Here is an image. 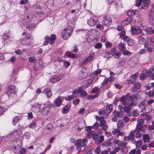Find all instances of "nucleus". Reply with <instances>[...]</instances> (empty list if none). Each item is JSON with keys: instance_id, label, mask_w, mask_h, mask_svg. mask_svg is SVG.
Here are the masks:
<instances>
[{"instance_id": "30", "label": "nucleus", "mask_w": 154, "mask_h": 154, "mask_svg": "<svg viewBox=\"0 0 154 154\" xmlns=\"http://www.w3.org/2000/svg\"><path fill=\"white\" fill-rule=\"evenodd\" d=\"M136 102L135 101H134L128 103L127 105L129 107H131V108H132V107L134 106H135L136 105Z\"/></svg>"}, {"instance_id": "42", "label": "nucleus", "mask_w": 154, "mask_h": 154, "mask_svg": "<svg viewBox=\"0 0 154 154\" xmlns=\"http://www.w3.org/2000/svg\"><path fill=\"white\" fill-rule=\"evenodd\" d=\"M37 127V125L35 122H31L29 125V127L30 128L33 129L35 127Z\"/></svg>"}, {"instance_id": "60", "label": "nucleus", "mask_w": 154, "mask_h": 154, "mask_svg": "<svg viewBox=\"0 0 154 154\" xmlns=\"http://www.w3.org/2000/svg\"><path fill=\"white\" fill-rule=\"evenodd\" d=\"M125 33L124 31H122L120 33V37L121 38H123L125 36Z\"/></svg>"}, {"instance_id": "24", "label": "nucleus", "mask_w": 154, "mask_h": 154, "mask_svg": "<svg viewBox=\"0 0 154 154\" xmlns=\"http://www.w3.org/2000/svg\"><path fill=\"white\" fill-rule=\"evenodd\" d=\"M149 20L150 24L152 26H154V19L152 14H149Z\"/></svg>"}, {"instance_id": "49", "label": "nucleus", "mask_w": 154, "mask_h": 154, "mask_svg": "<svg viewBox=\"0 0 154 154\" xmlns=\"http://www.w3.org/2000/svg\"><path fill=\"white\" fill-rule=\"evenodd\" d=\"M150 45L154 47V36L151 37L150 39Z\"/></svg>"}, {"instance_id": "28", "label": "nucleus", "mask_w": 154, "mask_h": 154, "mask_svg": "<svg viewBox=\"0 0 154 154\" xmlns=\"http://www.w3.org/2000/svg\"><path fill=\"white\" fill-rule=\"evenodd\" d=\"M66 54L68 57L70 58L74 57L75 54L71 53L69 51H67L66 53Z\"/></svg>"}, {"instance_id": "34", "label": "nucleus", "mask_w": 154, "mask_h": 154, "mask_svg": "<svg viewBox=\"0 0 154 154\" xmlns=\"http://www.w3.org/2000/svg\"><path fill=\"white\" fill-rule=\"evenodd\" d=\"M101 151L100 147L98 146L94 150V152L96 154H100Z\"/></svg>"}, {"instance_id": "32", "label": "nucleus", "mask_w": 154, "mask_h": 154, "mask_svg": "<svg viewBox=\"0 0 154 154\" xmlns=\"http://www.w3.org/2000/svg\"><path fill=\"white\" fill-rule=\"evenodd\" d=\"M35 27V26L34 24H30L28 25L26 27V28L28 29H33Z\"/></svg>"}, {"instance_id": "21", "label": "nucleus", "mask_w": 154, "mask_h": 154, "mask_svg": "<svg viewBox=\"0 0 154 154\" xmlns=\"http://www.w3.org/2000/svg\"><path fill=\"white\" fill-rule=\"evenodd\" d=\"M30 20L29 17L27 15L25 17L22 22L23 24H26L29 23L30 22Z\"/></svg>"}, {"instance_id": "20", "label": "nucleus", "mask_w": 154, "mask_h": 154, "mask_svg": "<svg viewBox=\"0 0 154 154\" xmlns=\"http://www.w3.org/2000/svg\"><path fill=\"white\" fill-rule=\"evenodd\" d=\"M140 84L138 82L135 83L132 89L133 92L139 89L140 87Z\"/></svg>"}, {"instance_id": "26", "label": "nucleus", "mask_w": 154, "mask_h": 154, "mask_svg": "<svg viewBox=\"0 0 154 154\" xmlns=\"http://www.w3.org/2000/svg\"><path fill=\"white\" fill-rule=\"evenodd\" d=\"M125 106L124 108V112L126 113H129L132 109V108H131V107H129L127 105H126Z\"/></svg>"}, {"instance_id": "43", "label": "nucleus", "mask_w": 154, "mask_h": 154, "mask_svg": "<svg viewBox=\"0 0 154 154\" xmlns=\"http://www.w3.org/2000/svg\"><path fill=\"white\" fill-rule=\"evenodd\" d=\"M108 79L107 77H105L104 78V80L101 83V85L103 86H104L106 85L108 83Z\"/></svg>"}, {"instance_id": "56", "label": "nucleus", "mask_w": 154, "mask_h": 154, "mask_svg": "<svg viewBox=\"0 0 154 154\" xmlns=\"http://www.w3.org/2000/svg\"><path fill=\"white\" fill-rule=\"evenodd\" d=\"M50 92H51V90L49 88H47L45 89L43 91V93L45 95Z\"/></svg>"}, {"instance_id": "13", "label": "nucleus", "mask_w": 154, "mask_h": 154, "mask_svg": "<svg viewBox=\"0 0 154 154\" xmlns=\"http://www.w3.org/2000/svg\"><path fill=\"white\" fill-rule=\"evenodd\" d=\"M112 109V104L108 105L106 107L105 111L106 116H108L109 114L111 112Z\"/></svg>"}, {"instance_id": "39", "label": "nucleus", "mask_w": 154, "mask_h": 154, "mask_svg": "<svg viewBox=\"0 0 154 154\" xmlns=\"http://www.w3.org/2000/svg\"><path fill=\"white\" fill-rule=\"evenodd\" d=\"M76 6L77 7H78V8L77 9H75H75L72 10L71 11L72 13H74L75 12H78L79 11V10L81 8V6L77 4V5H76Z\"/></svg>"}, {"instance_id": "44", "label": "nucleus", "mask_w": 154, "mask_h": 154, "mask_svg": "<svg viewBox=\"0 0 154 154\" xmlns=\"http://www.w3.org/2000/svg\"><path fill=\"white\" fill-rule=\"evenodd\" d=\"M70 64V63L69 62L64 60L63 63V66L65 68H67L68 67Z\"/></svg>"}, {"instance_id": "33", "label": "nucleus", "mask_w": 154, "mask_h": 154, "mask_svg": "<svg viewBox=\"0 0 154 154\" xmlns=\"http://www.w3.org/2000/svg\"><path fill=\"white\" fill-rule=\"evenodd\" d=\"M75 96L74 95H68L65 98V99L67 101H70L73 99Z\"/></svg>"}, {"instance_id": "25", "label": "nucleus", "mask_w": 154, "mask_h": 154, "mask_svg": "<svg viewBox=\"0 0 154 154\" xmlns=\"http://www.w3.org/2000/svg\"><path fill=\"white\" fill-rule=\"evenodd\" d=\"M137 11L136 10H129L127 13V15L129 16H131L134 15Z\"/></svg>"}, {"instance_id": "17", "label": "nucleus", "mask_w": 154, "mask_h": 154, "mask_svg": "<svg viewBox=\"0 0 154 154\" xmlns=\"http://www.w3.org/2000/svg\"><path fill=\"white\" fill-rule=\"evenodd\" d=\"M56 38V36L54 34H51L50 38V44L51 45L53 44Z\"/></svg>"}, {"instance_id": "51", "label": "nucleus", "mask_w": 154, "mask_h": 154, "mask_svg": "<svg viewBox=\"0 0 154 154\" xmlns=\"http://www.w3.org/2000/svg\"><path fill=\"white\" fill-rule=\"evenodd\" d=\"M152 125H149L148 126V128L150 130H152L154 129V121L152 122Z\"/></svg>"}, {"instance_id": "46", "label": "nucleus", "mask_w": 154, "mask_h": 154, "mask_svg": "<svg viewBox=\"0 0 154 154\" xmlns=\"http://www.w3.org/2000/svg\"><path fill=\"white\" fill-rule=\"evenodd\" d=\"M88 140L87 139H84L82 140V146L84 147L86 146L87 145L86 143L87 142Z\"/></svg>"}, {"instance_id": "29", "label": "nucleus", "mask_w": 154, "mask_h": 154, "mask_svg": "<svg viewBox=\"0 0 154 154\" xmlns=\"http://www.w3.org/2000/svg\"><path fill=\"white\" fill-rule=\"evenodd\" d=\"M143 127V125H141V124H137L136 129L134 131V132H135V131H140L141 130L142 128Z\"/></svg>"}, {"instance_id": "22", "label": "nucleus", "mask_w": 154, "mask_h": 154, "mask_svg": "<svg viewBox=\"0 0 154 154\" xmlns=\"http://www.w3.org/2000/svg\"><path fill=\"white\" fill-rule=\"evenodd\" d=\"M145 31L149 34H152L154 33V29L151 28H147L144 30Z\"/></svg>"}, {"instance_id": "31", "label": "nucleus", "mask_w": 154, "mask_h": 154, "mask_svg": "<svg viewBox=\"0 0 154 154\" xmlns=\"http://www.w3.org/2000/svg\"><path fill=\"white\" fill-rule=\"evenodd\" d=\"M94 57V54H90L87 58L85 60V61L86 62H89L92 60Z\"/></svg>"}, {"instance_id": "52", "label": "nucleus", "mask_w": 154, "mask_h": 154, "mask_svg": "<svg viewBox=\"0 0 154 154\" xmlns=\"http://www.w3.org/2000/svg\"><path fill=\"white\" fill-rule=\"evenodd\" d=\"M124 125L122 121H119L117 123V126L118 127H121L123 126Z\"/></svg>"}, {"instance_id": "53", "label": "nucleus", "mask_w": 154, "mask_h": 154, "mask_svg": "<svg viewBox=\"0 0 154 154\" xmlns=\"http://www.w3.org/2000/svg\"><path fill=\"white\" fill-rule=\"evenodd\" d=\"M111 144V142L109 140H107L103 144V145L105 146H109Z\"/></svg>"}, {"instance_id": "12", "label": "nucleus", "mask_w": 154, "mask_h": 154, "mask_svg": "<svg viewBox=\"0 0 154 154\" xmlns=\"http://www.w3.org/2000/svg\"><path fill=\"white\" fill-rule=\"evenodd\" d=\"M97 21L94 19V18L91 17L88 20V24L90 26H93L95 25Z\"/></svg>"}, {"instance_id": "16", "label": "nucleus", "mask_w": 154, "mask_h": 154, "mask_svg": "<svg viewBox=\"0 0 154 154\" xmlns=\"http://www.w3.org/2000/svg\"><path fill=\"white\" fill-rule=\"evenodd\" d=\"M120 100L122 104L123 105H126L128 103L127 102V98L125 96H123L121 97L120 99Z\"/></svg>"}, {"instance_id": "47", "label": "nucleus", "mask_w": 154, "mask_h": 154, "mask_svg": "<svg viewBox=\"0 0 154 154\" xmlns=\"http://www.w3.org/2000/svg\"><path fill=\"white\" fill-rule=\"evenodd\" d=\"M24 137L28 139L30 137V133L28 132H26L23 135Z\"/></svg>"}, {"instance_id": "3", "label": "nucleus", "mask_w": 154, "mask_h": 154, "mask_svg": "<svg viewBox=\"0 0 154 154\" xmlns=\"http://www.w3.org/2000/svg\"><path fill=\"white\" fill-rule=\"evenodd\" d=\"M101 22L103 26H109L112 23V20L109 17L105 16L101 19Z\"/></svg>"}, {"instance_id": "50", "label": "nucleus", "mask_w": 154, "mask_h": 154, "mask_svg": "<svg viewBox=\"0 0 154 154\" xmlns=\"http://www.w3.org/2000/svg\"><path fill=\"white\" fill-rule=\"evenodd\" d=\"M102 47V44L100 43H99L96 44V45H94V48L97 49L100 48Z\"/></svg>"}, {"instance_id": "19", "label": "nucleus", "mask_w": 154, "mask_h": 154, "mask_svg": "<svg viewBox=\"0 0 154 154\" xmlns=\"http://www.w3.org/2000/svg\"><path fill=\"white\" fill-rule=\"evenodd\" d=\"M75 146L76 147L77 149L80 150L82 146V140L80 139L77 140Z\"/></svg>"}, {"instance_id": "38", "label": "nucleus", "mask_w": 154, "mask_h": 154, "mask_svg": "<svg viewBox=\"0 0 154 154\" xmlns=\"http://www.w3.org/2000/svg\"><path fill=\"white\" fill-rule=\"evenodd\" d=\"M143 139L144 141L148 142L149 139V135L147 134H144L143 135Z\"/></svg>"}, {"instance_id": "8", "label": "nucleus", "mask_w": 154, "mask_h": 154, "mask_svg": "<svg viewBox=\"0 0 154 154\" xmlns=\"http://www.w3.org/2000/svg\"><path fill=\"white\" fill-rule=\"evenodd\" d=\"M131 33L133 35L142 33L140 29L136 26H131Z\"/></svg>"}, {"instance_id": "15", "label": "nucleus", "mask_w": 154, "mask_h": 154, "mask_svg": "<svg viewBox=\"0 0 154 154\" xmlns=\"http://www.w3.org/2000/svg\"><path fill=\"white\" fill-rule=\"evenodd\" d=\"M143 4L141 8L143 9L146 8L149 5V0H142Z\"/></svg>"}, {"instance_id": "5", "label": "nucleus", "mask_w": 154, "mask_h": 154, "mask_svg": "<svg viewBox=\"0 0 154 154\" xmlns=\"http://www.w3.org/2000/svg\"><path fill=\"white\" fill-rule=\"evenodd\" d=\"M88 75L86 68H83L80 73L79 78L80 80H82L85 78Z\"/></svg>"}, {"instance_id": "48", "label": "nucleus", "mask_w": 154, "mask_h": 154, "mask_svg": "<svg viewBox=\"0 0 154 154\" xmlns=\"http://www.w3.org/2000/svg\"><path fill=\"white\" fill-rule=\"evenodd\" d=\"M134 132L131 131L130 134L128 135V137L130 139V140H132L134 137Z\"/></svg>"}, {"instance_id": "57", "label": "nucleus", "mask_w": 154, "mask_h": 154, "mask_svg": "<svg viewBox=\"0 0 154 154\" xmlns=\"http://www.w3.org/2000/svg\"><path fill=\"white\" fill-rule=\"evenodd\" d=\"M99 124L97 122H96L92 127V128L94 129H97L99 126Z\"/></svg>"}, {"instance_id": "14", "label": "nucleus", "mask_w": 154, "mask_h": 154, "mask_svg": "<svg viewBox=\"0 0 154 154\" xmlns=\"http://www.w3.org/2000/svg\"><path fill=\"white\" fill-rule=\"evenodd\" d=\"M41 105L38 103H36L32 106V109L33 110H35L36 112H38L41 108Z\"/></svg>"}, {"instance_id": "59", "label": "nucleus", "mask_w": 154, "mask_h": 154, "mask_svg": "<svg viewBox=\"0 0 154 154\" xmlns=\"http://www.w3.org/2000/svg\"><path fill=\"white\" fill-rule=\"evenodd\" d=\"M154 13V5L152 6V8L150 10V11L149 13V15L152 14V16H153V14Z\"/></svg>"}, {"instance_id": "27", "label": "nucleus", "mask_w": 154, "mask_h": 154, "mask_svg": "<svg viewBox=\"0 0 154 154\" xmlns=\"http://www.w3.org/2000/svg\"><path fill=\"white\" fill-rule=\"evenodd\" d=\"M134 143H136V146L137 148H140L142 145V141L139 140L137 141H135Z\"/></svg>"}, {"instance_id": "61", "label": "nucleus", "mask_w": 154, "mask_h": 154, "mask_svg": "<svg viewBox=\"0 0 154 154\" xmlns=\"http://www.w3.org/2000/svg\"><path fill=\"white\" fill-rule=\"evenodd\" d=\"M33 116L32 112H29L28 113L27 119L28 120H30L32 119Z\"/></svg>"}, {"instance_id": "23", "label": "nucleus", "mask_w": 154, "mask_h": 154, "mask_svg": "<svg viewBox=\"0 0 154 154\" xmlns=\"http://www.w3.org/2000/svg\"><path fill=\"white\" fill-rule=\"evenodd\" d=\"M119 49L122 52L125 50V45L123 43H120L119 45Z\"/></svg>"}, {"instance_id": "2", "label": "nucleus", "mask_w": 154, "mask_h": 154, "mask_svg": "<svg viewBox=\"0 0 154 154\" xmlns=\"http://www.w3.org/2000/svg\"><path fill=\"white\" fill-rule=\"evenodd\" d=\"M44 105L45 106L42 109V114L43 116H46L49 113L53 104L51 103L48 101L46 102Z\"/></svg>"}, {"instance_id": "7", "label": "nucleus", "mask_w": 154, "mask_h": 154, "mask_svg": "<svg viewBox=\"0 0 154 154\" xmlns=\"http://www.w3.org/2000/svg\"><path fill=\"white\" fill-rule=\"evenodd\" d=\"M15 86H14L13 85H8L6 88L7 94L9 96L11 94L14 93L15 92Z\"/></svg>"}, {"instance_id": "64", "label": "nucleus", "mask_w": 154, "mask_h": 154, "mask_svg": "<svg viewBox=\"0 0 154 154\" xmlns=\"http://www.w3.org/2000/svg\"><path fill=\"white\" fill-rule=\"evenodd\" d=\"M26 149L25 148H21L20 149V154H24L25 153Z\"/></svg>"}, {"instance_id": "45", "label": "nucleus", "mask_w": 154, "mask_h": 154, "mask_svg": "<svg viewBox=\"0 0 154 154\" xmlns=\"http://www.w3.org/2000/svg\"><path fill=\"white\" fill-rule=\"evenodd\" d=\"M19 117L18 116H16L13 120V123L14 125H15L19 121Z\"/></svg>"}, {"instance_id": "54", "label": "nucleus", "mask_w": 154, "mask_h": 154, "mask_svg": "<svg viewBox=\"0 0 154 154\" xmlns=\"http://www.w3.org/2000/svg\"><path fill=\"white\" fill-rule=\"evenodd\" d=\"M135 133H136V138H138L140 137L141 133L140 132L137 131H135Z\"/></svg>"}, {"instance_id": "55", "label": "nucleus", "mask_w": 154, "mask_h": 154, "mask_svg": "<svg viewBox=\"0 0 154 154\" xmlns=\"http://www.w3.org/2000/svg\"><path fill=\"white\" fill-rule=\"evenodd\" d=\"M81 97H85L87 96V93L85 91H81L80 93H79Z\"/></svg>"}, {"instance_id": "41", "label": "nucleus", "mask_w": 154, "mask_h": 154, "mask_svg": "<svg viewBox=\"0 0 154 154\" xmlns=\"http://www.w3.org/2000/svg\"><path fill=\"white\" fill-rule=\"evenodd\" d=\"M127 82L128 84H134L136 82V80H134V79H133L130 78L129 80L127 81Z\"/></svg>"}, {"instance_id": "4", "label": "nucleus", "mask_w": 154, "mask_h": 154, "mask_svg": "<svg viewBox=\"0 0 154 154\" xmlns=\"http://www.w3.org/2000/svg\"><path fill=\"white\" fill-rule=\"evenodd\" d=\"M30 35H27L23 38L21 41V43L22 45H30L32 41L30 38Z\"/></svg>"}, {"instance_id": "37", "label": "nucleus", "mask_w": 154, "mask_h": 154, "mask_svg": "<svg viewBox=\"0 0 154 154\" xmlns=\"http://www.w3.org/2000/svg\"><path fill=\"white\" fill-rule=\"evenodd\" d=\"M132 115L133 116L137 117L139 114V112L137 109L134 110L132 112Z\"/></svg>"}, {"instance_id": "63", "label": "nucleus", "mask_w": 154, "mask_h": 154, "mask_svg": "<svg viewBox=\"0 0 154 154\" xmlns=\"http://www.w3.org/2000/svg\"><path fill=\"white\" fill-rule=\"evenodd\" d=\"M123 120L125 123H127L129 121L130 119L127 116H125L123 118Z\"/></svg>"}, {"instance_id": "35", "label": "nucleus", "mask_w": 154, "mask_h": 154, "mask_svg": "<svg viewBox=\"0 0 154 154\" xmlns=\"http://www.w3.org/2000/svg\"><path fill=\"white\" fill-rule=\"evenodd\" d=\"M128 45L131 46L132 45L135 43V41L132 39H129L127 42Z\"/></svg>"}, {"instance_id": "1", "label": "nucleus", "mask_w": 154, "mask_h": 154, "mask_svg": "<svg viewBox=\"0 0 154 154\" xmlns=\"http://www.w3.org/2000/svg\"><path fill=\"white\" fill-rule=\"evenodd\" d=\"M72 32V27L68 26L63 29L61 33V37L64 40H67L71 36Z\"/></svg>"}, {"instance_id": "11", "label": "nucleus", "mask_w": 154, "mask_h": 154, "mask_svg": "<svg viewBox=\"0 0 154 154\" xmlns=\"http://www.w3.org/2000/svg\"><path fill=\"white\" fill-rule=\"evenodd\" d=\"M63 100V97L60 96L58 97L55 100L54 103L56 106L59 107L61 105Z\"/></svg>"}, {"instance_id": "36", "label": "nucleus", "mask_w": 154, "mask_h": 154, "mask_svg": "<svg viewBox=\"0 0 154 154\" xmlns=\"http://www.w3.org/2000/svg\"><path fill=\"white\" fill-rule=\"evenodd\" d=\"M116 49L115 48H113L111 50L110 52H107V54L110 55L112 54V55H114V54L116 53Z\"/></svg>"}, {"instance_id": "10", "label": "nucleus", "mask_w": 154, "mask_h": 154, "mask_svg": "<svg viewBox=\"0 0 154 154\" xmlns=\"http://www.w3.org/2000/svg\"><path fill=\"white\" fill-rule=\"evenodd\" d=\"M126 143L125 141L121 142L117 146L115 149L116 152H119L123 147H124L126 145Z\"/></svg>"}, {"instance_id": "40", "label": "nucleus", "mask_w": 154, "mask_h": 154, "mask_svg": "<svg viewBox=\"0 0 154 154\" xmlns=\"http://www.w3.org/2000/svg\"><path fill=\"white\" fill-rule=\"evenodd\" d=\"M113 114H114V115L115 116H116L117 117H121L122 116V114L121 112H113Z\"/></svg>"}, {"instance_id": "9", "label": "nucleus", "mask_w": 154, "mask_h": 154, "mask_svg": "<svg viewBox=\"0 0 154 154\" xmlns=\"http://www.w3.org/2000/svg\"><path fill=\"white\" fill-rule=\"evenodd\" d=\"M88 137L89 138L92 137L93 139L95 140L99 137V134L94 131H91L88 134Z\"/></svg>"}, {"instance_id": "18", "label": "nucleus", "mask_w": 154, "mask_h": 154, "mask_svg": "<svg viewBox=\"0 0 154 154\" xmlns=\"http://www.w3.org/2000/svg\"><path fill=\"white\" fill-rule=\"evenodd\" d=\"M70 108L69 105L65 106L62 109V111L63 114H66L67 113Z\"/></svg>"}, {"instance_id": "6", "label": "nucleus", "mask_w": 154, "mask_h": 154, "mask_svg": "<svg viewBox=\"0 0 154 154\" xmlns=\"http://www.w3.org/2000/svg\"><path fill=\"white\" fill-rule=\"evenodd\" d=\"M140 36L137 37L138 39V42L140 44L143 43L146 41V39H148V35L142 32Z\"/></svg>"}, {"instance_id": "62", "label": "nucleus", "mask_w": 154, "mask_h": 154, "mask_svg": "<svg viewBox=\"0 0 154 154\" xmlns=\"http://www.w3.org/2000/svg\"><path fill=\"white\" fill-rule=\"evenodd\" d=\"M35 57H29V60L30 63H32L35 61Z\"/></svg>"}, {"instance_id": "58", "label": "nucleus", "mask_w": 154, "mask_h": 154, "mask_svg": "<svg viewBox=\"0 0 154 154\" xmlns=\"http://www.w3.org/2000/svg\"><path fill=\"white\" fill-rule=\"evenodd\" d=\"M85 109H84V108H81L79 110V113L81 115H83L85 112Z\"/></svg>"}]
</instances>
